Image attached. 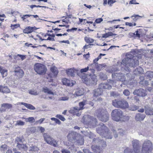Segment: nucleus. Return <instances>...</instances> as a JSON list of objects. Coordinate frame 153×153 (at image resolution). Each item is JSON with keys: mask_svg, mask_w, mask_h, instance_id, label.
Segmentation results:
<instances>
[{"mask_svg": "<svg viewBox=\"0 0 153 153\" xmlns=\"http://www.w3.org/2000/svg\"><path fill=\"white\" fill-rule=\"evenodd\" d=\"M132 146L135 153H152L153 150V143L151 140L146 139L143 142L140 151V146L138 140H134L132 142Z\"/></svg>", "mask_w": 153, "mask_h": 153, "instance_id": "obj_1", "label": "nucleus"}, {"mask_svg": "<svg viewBox=\"0 0 153 153\" xmlns=\"http://www.w3.org/2000/svg\"><path fill=\"white\" fill-rule=\"evenodd\" d=\"M97 132L100 135H103L106 138L111 139L112 138V133L108 132L107 127L103 123H101L98 126L97 129Z\"/></svg>", "mask_w": 153, "mask_h": 153, "instance_id": "obj_2", "label": "nucleus"}, {"mask_svg": "<svg viewBox=\"0 0 153 153\" xmlns=\"http://www.w3.org/2000/svg\"><path fill=\"white\" fill-rule=\"evenodd\" d=\"M82 81L87 85L96 84L97 80L95 75H87L84 73L82 74Z\"/></svg>", "mask_w": 153, "mask_h": 153, "instance_id": "obj_3", "label": "nucleus"}, {"mask_svg": "<svg viewBox=\"0 0 153 153\" xmlns=\"http://www.w3.org/2000/svg\"><path fill=\"white\" fill-rule=\"evenodd\" d=\"M137 58L135 57H134L132 59L127 58L123 59L122 60L121 63L127 67H128V66L134 67L139 65V61Z\"/></svg>", "mask_w": 153, "mask_h": 153, "instance_id": "obj_4", "label": "nucleus"}, {"mask_svg": "<svg viewBox=\"0 0 153 153\" xmlns=\"http://www.w3.org/2000/svg\"><path fill=\"white\" fill-rule=\"evenodd\" d=\"M68 137L70 140H76V142L79 145H82L84 144V140L82 136L79 134L74 132L70 133L68 135Z\"/></svg>", "mask_w": 153, "mask_h": 153, "instance_id": "obj_5", "label": "nucleus"}, {"mask_svg": "<svg viewBox=\"0 0 153 153\" xmlns=\"http://www.w3.org/2000/svg\"><path fill=\"white\" fill-rule=\"evenodd\" d=\"M111 115L113 120L116 121H124L122 111L119 109H116L112 111Z\"/></svg>", "mask_w": 153, "mask_h": 153, "instance_id": "obj_6", "label": "nucleus"}, {"mask_svg": "<svg viewBox=\"0 0 153 153\" xmlns=\"http://www.w3.org/2000/svg\"><path fill=\"white\" fill-rule=\"evenodd\" d=\"M97 117L101 121L106 122L108 120V114L107 111L104 109H100L97 111Z\"/></svg>", "mask_w": 153, "mask_h": 153, "instance_id": "obj_7", "label": "nucleus"}, {"mask_svg": "<svg viewBox=\"0 0 153 153\" xmlns=\"http://www.w3.org/2000/svg\"><path fill=\"white\" fill-rule=\"evenodd\" d=\"M43 136L44 140L46 143L54 147H58L59 146L57 144L56 141L52 138L48 134L44 133L43 134Z\"/></svg>", "mask_w": 153, "mask_h": 153, "instance_id": "obj_8", "label": "nucleus"}, {"mask_svg": "<svg viewBox=\"0 0 153 153\" xmlns=\"http://www.w3.org/2000/svg\"><path fill=\"white\" fill-rule=\"evenodd\" d=\"M34 69L36 72L40 75L45 74L47 70L45 65L40 63L36 64L34 66Z\"/></svg>", "mask_w": 153, "mask_h": 153, "instance_id": "obj_9", "label": "nucleus"}, {"mask_svg": "<svg viewBox=\"0 0 153 153\" xmlns=\"http://www.w3.org/2000/svg\"><path fill=\"white\" fill-rule=\"evenodd\" d=\"M86 104V101L85 100H84L82 102H80L79 103V108L78 107H74V112L72 110H70L69 111L70 113H73L74 112L75 113H76L77 111L78 112V111L80 110L83 109H84L83 107Z\"/></svg>", "mask_w": 153, "mask_h": 153, "instance_id": "obj_10", "label": "nucleus"}, {"mask_svg": "<svg viewBox=\"0 0 153 153\" xmlns=\"http://www.w3.org/2000/svg\"><path fill=\"white\" fill-rule=\"evenodd\" d=\"M134 95H137L139 96L144 97L146 95V90L143 89H140L135 90L133 92Z\"/></svg>", "mask_w": 153, "mask_h": 153, "instance_id": "obj_11", "label": "nucleus"}, {"mask_svg": "<svg viewBox=\"0 0 153 153\" xmlns=\"http://www.w3.org/2000/svg\"><path fill=\"white\" fill-rule=\"evenodd\" d=\"M112 77L116 76V80L123 82L125 80V78L124 74L122 73H116L112 74Z\"/></svg>", "mask_w": 153, "mask_h": 153, "instance_id": "obj_12", "label": "nucleus"}, {"mask_svg": "<svg viewBox=\"0 0 153 153\" xmlns=\"http://www.w3.org/2000/svg\"><path fill=\"white\" fill-rule=\"evenodd\" d=\"M86 117L87 118L86 119L88 120V121L90 120V121L88 123L89 125L91 126L92 125L93 127H95L96 126V123L97 122V120L96 119L93 118L92 117L89 116L85 117Z\"/></svg>", "mask_w": 153, "mask_h": 153, "instance_id": "obj_13", "label": "nucleus"}, {"mask_svg": "<svg viewBox=\"0 0 153 153\" xmlns=\"http://www.w3.org/2000/svg\"><path fill=\"white\" fill-rule=\"evenodd\" d=\"M12 107L11 104L8 103H4L1 105V106L0 108V111H5L7 110L12 108Z\"/></svg>", "mask_w": 153, "mask_h": 153, "instance_id": "obj_14", "label": "nucleus"}, {"mask_svg": "<svg viewBox=\"0 0 153 153\" xmlns=\"http://www.w3.org/2000/svg\"><path fill=\"white\" fill-rule=\"evenodd\" d=\"M62 82L63 84L69 86H72L74 85L75 82L70 81L66 78H64L62 79Z\"/></svg>", "mask_w": 153, "mask_h": 153, "instance_id": "obj_15", "label": "nucleus"}, {"mask_svg": "<svg viewBox=\"0 0 153 153\" xmlns=\"http://www.w3.org/2000/svg\"><path fill=\"white\" fill-rule=\"evenodd\" d=\"M14 72L15 74L19 77H21L23 76V71L19 67L14 71Z\"/></svg>", "mask_w": 153, "mask_h": 153, "instance_id": "obj_16", "label": "nucleus"}, {"mask_svg": "<svg viewBox=\"0 0 153 153\" xmlns=\"http://www.w3.org/2000/svg\"><path fill=\"white\" fill-rule=\"evenodd\" d=\"M99 87L101 90L102 89H109L111 88V86L108 83H101L99 85Z\"/></svg>", "mask_w": 153, "mask_h": 153, "instance_id": "obj_17", "label": "nucleus"}, {"mask_svg": "<svg viewBox=\"0 0 153 153\" xmlns=\"http://www.w3.org/2000/svg\"><path fill=\"white\" fill-rule=\"evenodd\" d=\"M42 91L45 93H47L49 94H51L53 95H56L55 93L52 92L51 89L46 87H44L42 88Z\"/></svg>", "mask_w": 153, "mask_h": 153, "instance_id": "obj_18", "label": "nucleus"}, {"mask_svg": "<svg viewBox=\"0 0 153 153\" xmlns=\"http://www.w3.org/2000/svg\"><path fill=\"white\" fill-rule=\"evenodd\" d=\"M145 113L148 115H153V109L150 107H145Z\"/></svg>", "mask_w": 153, "mask_h": 153, "instance_id": "obj_19", "label": "nucleus"}, {"mask_svg": "<svg viewBox=\"0 0 153 153\" xmlns=\"http://www.w3.org/2000/svg\"><path fill=\"white\" fill-rule=\"evenodd\" d=\"M35 27L29 26L23 30V32L27 34L30 33L33 31L34 28Z\"/></svg>", "mask_w": 153, "mask_h": 153, "instance_id": "obj_20", "label": "nucleus"}, {"mask_svg": "<svg viewBox=\"0 0 153 153\" xmlns=\"http://www.w3.org/2000/svg\"><path fill=\"white\" fill-rule=\"evenodd\" d=\"M145 117L144 114L138 113L136 114L135 116V119L137 121H142L143 120Z\"/></svg>", "mask_w": 153, "mask_h": 153, "instance_id": "obj_21", "label": "nucleus"}, {"mask_svg": "<svg viewBox=\"0 0 153 153\" xmlns=\"http://www.w3.org/2000/svg\"><path fill=\"white\" fill-rule=\"evenodd\" d=\"M128 104L127 101L124 100H121L120 108H128Z\"/></svg>", "mask_w": 153, "mask_h": 153, "instance_id": "obj_22", "label": "nucleus"}, {"mask_svg": "<svg viewBox=\"0 0 153 153\" xmlns=\"http://www.w3.org/2000/svg\"><path fill=\"white\" fill-rule=\"evenodd\" d=\"M0 92L3 93H9L10 90L7 86L0 85Z\"/></svg>", "mask_w": 153, "mask_h": 153, "instance_id": "obj_23", "label": "nucleus"}, {"mask_svg": "<svg viewBox=\"0 0 153 153\" xmlns=\"http://www.w3.org/2000/svg\"><path fill=\"white\" fill-rule=\"evenodd\" d=\"M84 93V90L83 89H79L76 90L74 95L75 97H76L82 95Z\"/></svg>", "mask_w": 153, "mask_h": 153, "instance_id": "obj_24", "label": "nucleus"}, {"mask_svg": "<svg viewBox=\"0 0 153 153\" xmlns=\"http://www.w3.org/2000/svg\"><path fill=\"white\" fill-rule=\"evenodd\" d=\"M7 70L3 67L0 66V73L2 75L3 77L6 76L7 75Z\"/></svg>", "mask_w": 153, "mask_h": 153, "instance_id": "obj_25", "label": "nucleus"}, {"mask_svg": "<svg viewBox=\"0 0 153 153\" xmlns=\"http://www.w3.org/2000/svg\"><path fill=\"white\" fill-rule=\"evenodd\" d=\"M75 69L74 68L69 69L66 70V73L69 76H74V75Z\"/></svg>", "mask_w": 153, "mask_h": 153, "instance_id": "obj_26", "label": "nucleus"}, {"mask_svg": "<svg viewBox=\"0 0 153 153\" xmlns=\"http://www.w3.org/2000/svg\"><path fill=\"white\" fill-rule=\"evenodd\" d=\"M17 146L20 149H23L25 151L27 149L28 147L24 144L18 143Z\"/></svg>", "mask_w": 153, "mask_h": 153, "instance_id": "obj_27", "label": "nucleus"}, {"mask_svg": "<svg viewBox=\"0 0 153 153\" xmlns=\"http://www.w3.org/2000/svg\"><path fill=\"white\" fill-rule=\"evenodd\" d=\"M121 100H115L112 101V104L114 106L117 108H120Z\"/></svg>", "mask_w": 153, "mask_h": 153, "instance_id": "obj_28", "label": "nucleus"}, {"mask_svg": "<svg viewBox=\"0 0 153 153\" xmlns=\"http://www.w3.org/2000/svg\"><path fill=\"white\" fill-rule=\"evenodd\" d=\"M145 76L146 78L151 80L152 78H153V72L147 71L146 73Z\"/></svg>", "mask_w": 153, "mask_h": 153, "instance_id": "obj_29", "label": "nucleus"}, {"mask_svg": "<svg viewBox=\"0 0 153 153\" xmlns=\"http://www.w3.org/2000/svg\"><path fill=\"white\" fill-rule=\"evenodd\" d=\"M102 92V90L99 88L94 90V96L97 97L98 96L100 95Z\"/></svg>", "mask_w": 153, "mask_h": 153, "instance_id": "obj_30", "label": "nucleus"}, {"mask_svg": "<svg viewBox=\"0 0 153 153\" xmlns=\"http://www.w3.org/2000/svg\"><path fill=\"white\" fill-rule=\"evenodd\" d=\"M51 70L54 76H56L57 75L58 71L57 68L55 67L54 66L52 67L51 68Z\"/></svg>", "mask_w": 153, "mask_h": 153, "instance_id": "obj_31", "label": "nucleus"}, {"mask_svg": "<svg viewBox=\"0 0 153 153\" xmlns=\"http://www.w3.org/2000/svg\"><path fill=\"white\" fill-rule=\"evenodd\" d=\"M93 151L96 153H101L100 151V148L99 146H92L91 147Z\"/></svg>", "mask_w": 153, "mask_h": 153, "instance_id": "obj_32", "label": "nucleus"}, {"mask_svg": "<svg viewBox=\"0 0 153 153\" xmlns=\"http://www.w3.org/2000/svg\"><path fill=\"white\" fill-rule=\"evenodd\" d=\"M24 119H25V121L27 122L33 123L35 121L34 118L33 117H29L27 118H24Z\"/></svg>", "mask_w": 153, "mask_h": 153, "instance_id": "obj_33", "label": "nucleus"}, {"mask_svg": "<svg viewBox=\"0 0 153 153\" xmlns=\"http://www.w3.org/2000/svg\"><path fill=\"white\" fill-rule=\"evenodd\" d=\"M16 123L15 124L16 126H23L25 125V123L21 120H18L16 121Z\"/></svg>", "mask_w": 153, "mask_h": 153, "instance_id": "obj_34", "label": "nucleus"}, {"mask_svg": "<svg viewBox=\"0 0 153 153\" xmlns=\"http://www.w3.org/2000/svg\"><path fill=\"white\" fill-rule=\"evenodd\" d=\"M85 40L86 42L88 43H92L94 41L93 39L87 37H85Z\"/></svg>", "mask_w": 153, "mask_h": 153, "instance_id": "obj_35", "label": "nucleus"}, {"mask_svg": "<svg viewBox=\"0 0 153 153\" xmlns=\"http://www.w3.org/2000/svg\"><path fill=\"white\" fill-rule=\"evenodd\" d=\"M9 148H8V146L7 145L5 144H4L1 146L0 147V149L1 151L4 152L6 150H7Z\"/></svg>", "mask_w": 153, "mask_h": 153, "instance_id": "obj_36", "label": "nucleus"}, {"mask_svg": "<svg viewBox=\"0 0 153 153\" xmlns=\"http://www.w3.org/2000/svg\"><path fill=\"white\" fill-rule=\"evenodd\" d=\"M39 150V148L34 146H32L30 147L29 151H38Z\"/></svg>", "mask_w": 153, "mask_h": 153, "instance_id": "obj_37", "label": "nucleus"}, {"mask_svg": "<svg viewBox=\"0 0 153 153\" xmlns=\"http://www.w3.org/2000/svg\"><path fill=\"white\" fill-rule=\"evenodd\" d=\"M138 108V106L135 105H133L130 107V109L131 110L134 111L137 110Z\"/></svg>", "mask_w": 153, "mask_h": 153, "instance_id": "obj_38", "label": "nucleus"}, {"mask_svg": "<svg viewBox=\"0 0 153 153\" xmlns=\"http://www.w3.org/2000/svg\"><path fill=\"white\" fill-rule=\"evenodd\" d=\"M56 117L58 118L62 121H64L65 120V119L62 115L60 114H57Z\"/></svg>", "mask_w": 153, "mask_h": 153, "instance_id": "obj_39", "label": "nucleus"}, {"mask_svg": "<svg viewBox=\"0 0 153 153\" xmlns=\"http://www.w3.org/2000/svg\"><path fill=\"white\" fill-rule=\"evenodd\" d=\"M100 144L101 145V146L102 147H105L106 145V142L102 140H101L100 141Z\"/></svg>", "mask_w": 153, "mask_h": 153, "instance_id": "obj_40", "label": "nucleus"}, {"mask_svg": "<svg viewBox=\"0 0 153 153\" xmlns=\"http://www.w3.org/2000/svg\"><path fill=\"white\" fill-rule=\"evenodd\" d=\"M69 99V97L68 96H64L60 97L59 99V100H61V101H66L67 100Z\"/></svg>", "mask_w": 153, "mask_h": 153, "instance_id": "obj_41", "label": "nucleus"}, {"mask_svg": "<svg viewBox=\"0 0 153 153\" xmlns=\"http://www.w3.org/2000/svg\"><path fill=\"white\" fill-rule=\"evenodd\" d=\"M116 2L115 0H108V3L110 6H112V4Z\"/></svg>", "mask_w": 153, "mask_h": 153, "instance_id": "obj_42", "label": "nucleus"}, {"mask_svg": "<svg viewBox=\"0 0 153 153\" xmlns=\"http://www.w3.org/2000/svg\"><path fill=\"white\" fill-rule=\"evenodd\" d=\"M29 93L33 95H37L38 94L37 91L35 90H30L29 91Z\"/></svg>", "mask_w": 153, "mask_h": 153, "instance_id": "obj_43", "label": "nucleus"}, {"mask_svg": "<svg viewBox=\"0 0 153 153\" xmlns=\"http://www.w3.org/2000/svg\"><path fill=\"white\" fill-rule=\"evenodd\" d=\"M26 107L27 108L31 110H34L35 109V108L34 106L31 105L29 104H27V105Z\"/></svg>", "mask_w": 153, "mask_h": 153, "instance_id": "obj_44", "label": "nucleus"}, {"mask_svg": "<svg viewBox=\"0 0 153 153\" xmlns=\"http://www.w3.org/2000/svg\"><path fill=\"white\" fill-rule=\"evenodd\" d=\"M140 32L139 31L137 30L134 33V36H135L136 37L140 38Z\"/></svg>", "mask_w": 153, "mask_h": 153, "instance_id": "obj_45", "label": "nucleus"}, {"mask_svg": "<svg viewBox=\"0 0 153 153\" xmlns=\"http://www.w3.org/2000/svg\"><path fill=\"white\" fill-rule=\"evenodd\" d=\"M108 83L111 85L113 86H115V85L116 82L114 80H110L108 82Z\"/></svg>", "mask_w": 153, "mask_h": 153, "instance_id": "obj_46", "label": "nucleus"}, {"mask_svg": "<svg viewBox=\"0 0 153 153\" xmlns=\"http://www.w3.org/2000/svg\"><path fill=\"white\" fill-rule=\"evenodd\" d=\"M45 118H42L40 120H38L36 121V123L37 124H41L42 122L45 120Z\"/></svg>", "mask_w": 153, "mask_h": 153, "instance_id": "obj_47", "label": "nucleus"}, {"mask_svg": "<svg viewBox=\"0 0 153 153\" xmlns=\"http://www.w3.org/2000/svg\"><path fill=\"white\" fill-rule=\"evenodd\" d=\"M31 16V15L28 14L24 15L22 17V20L24 21L25 19L27 18L28 17H29Z\"/></svg>", "mask_w": 153, "mask_h": 153, "instance_id": "obj_48", "label": "nucleus"}, {"mask_svg": "<svg viewBox=\"0 0 153 153\" xmlns=\"http://www.w3.org/2000/svg\"><path fill=\"white\" fill-rule=\"evenodd\" d=\"M89 70V67H87L81 69L80 70V72L81 73H82L83 72H86L87 71H88Z\"/></svg>", "mask_w": 153, "mask_h": 153, "instance_id": "obj_49", "label": "nucleus"}, {"mask_svg": "<svg viewBox=\"0 0 153 153\" xmlns=\"http://www.w3.org/2000/svg\"><path fill=\"white\" fill-rule=\"evenodd\" d=\"M123 94L125 96H128L130 94V92L127 90H125L123 92Z\"/></svg>", "mask_w": 153, "mask_h": 153, "instance_id": "obj_50", "label": "nucleus"}, {"mask_svg": "<svg viewBox=\"0 0 153 153\" xmlns=\"http://www.w3.org/2000/svg\"><path fill=\"white\" fill-rule=\"evenodd\" d=\"M20 27V25L19 24H15L13 25H11V28L13 30H14L15 28H17L18 27Z\"/></svg>", "mask_w": 153, "mask_h": 153, "instance_id": "obj_51", "label": "nucleus"}, {"mask_svg": "<svg viewBox=\"0 0 153 153\" xmlns=\"http://www.w3.org/2000/svg\"><path fill=\"white\" fill-rule=\"evenodd\" d=\"M137 17H140L141 18L142 17L140 16H139L138 15H134L133 16H132L131 17V18L134 17V18H133V19L134 21H136V20H137Z\"/></svg>", "mask_w": 153, "mask_h": 153, "instance_id": "obj_52", "label": "nucleus"}, {"mask_svg": "<svg viewBox=\"0 0 153 153\" xmlns=\"http://www.w3.org/2000/svg\"><path fill=\"white\" fill-rule=\"evenodd\" d=\"M100 77L101 78L104 80L105 79L107 78L106 75L104 74H103L102 73L100 74Z\"/></svg>", "mask_w": 153, "mask_h": 153, "instance_id": "obj_53", "label": "nucleus"}, {"mask_svg": "<svg viewBox=\"0 0 153 153\" xmlns=\"http://www.w3.org/2000/svg\"><path fill=\"white\" fill-rule=\"evenodd\" d=\"M32 16H33V17L35 18H36V19L39 22V20H43L42 19H40L39 18L38 16L37 15H32Z\"/></svg>", "mask_w": 153, "mask_h": 153, "instance_id": "obj_54", "label": "nucleus"}, {"mask_svg": "<svg viewBox=\"0 0 153 153\" xmlns=\"http://www.w3.org/2000/svg\"><path fill=\"white\" fill-rule=\"evenodd\" d=\"M18 56H19L22 60H24L26 58L25 55H22L20 54H18L16 56V57H17Z\"/></svg>", "mask_w": 153, "mask_h": 153, "instance_id": "obj_55", "label": "nucleus"}, {"mask_svg": "<svg viewBox=\"0 0 153 153\" xmlns=\"http://www.w3.org/2000/svg\"><path fill=\"white\" fill-rule=\"evenodd\" d=\"M129 4H138L139 3L136 2V0H132L130 1Z\"/></svg>", "mask_w": 153, "mask_h": 153, "instance_id": "obj_56", "label": "nucleus"}, {"mask_svg": "<svg viewBox=\"0 0 153 153\" xmlns=\"http://www.w3.org/2000/svg\"><path fill=\"white\" fill-rule=\"evenodd\" d=\"M102 21L103 19L101 18H100L96 19L95 21V22L97 23H99Z\"/></svg>", "mask_w": 153, "mask_h": 153, "instance_id": "obj_57", "label": "nucleus"}, {"mask_svg": "<svg viewBox=\"0 0 153 153\" xmlns=\"http://www.w3.org/2000/svg\"><path fill=\"white\" fill-rule=\"evenodd\" d=\"M38 128H39L42 133L44 132L45 131V129L42 127H38Z\"/></svg>", "mask_w": 153, "mask_h": 153, "instance_id": "obj_58", "label": "nucleus"}, {"mask_svg": "<svg viewBox=\"0 0 153 153\" xmlns=\"http://www.w3.org/2000/svg\"><path fill=\"white\" fill-rule=\"evenodd\" d=\"M62 153H70L69 151L66 149H62Z\"/></svg>", "mask_w": 153, "mask_h": 153, "instance_id": "obj_59", "label": "nucleus"}, {"mask_svg": "<svg viewBox=\"0 0 153 153\" xmlns=\"http://www.w3.org/2000/svg\"><path fill=\"white\" fill-rule=\"evenodd\" d=\"M118 132L119 134L122 135L123 132V130L120 129L118 130Z\"/></svg>", "mask_w": 153, "mask_h": 153, "instance_id": "obj_60", "label": "nucleus"}, {"mask_svg": "<svg viewBox=\"0 0 153 153\" xmlns=\"http://www.w3.org/2000/svg\"><path fill=\"white\" fill-rule=\"evenodd\" d=\"M112 131H113V134H114V137H117L118 136L117 134H116V131L114 130V129H113V130Z\"/></svg>", "mask_w": 153, "mask_h": 153, "instance_id": "obj_61", "label": "nucleus"}, {"mask_svg": "<svg viewBox=\"0 0 153 153\" xmlns=\"http://www.w3.org/2000/svg\"><path fill=\"white\" fill-rule=\"evenodd\" d=\"M16 141L18 142V143H19V142H22V139H21L20 138H19V137H17L16 139Z\"/></svg>", "mask_w": 153, "mask_h": 153, "instance_id": "obj_62", "label": "nucleus"}, {"mask_svg": "<svg viewBox=\"0 0 153 153\" xmlns=\"http://www.w3.org/2000/svg\"><path fill=\"white\" fill-rule=\"evenodd\" d=\"M126 25L129 26L130 27L132 26H133V24L131 23H129L128 22H126Z\"/></svg>", "mask_w": 153, "mask_h": 153, "instance_id": "obj_63", "label": "nucleus"}, {"mask_svg": "<svg viewBox=\"0 0 153 153\" xmlns=\"http://www.w3.org/2000/svg\"><path fill=\"white\" fill-rule=\"evenodd\" d=\"M109 37L108 33H106L105 34H102V37L104 38H106Z\"/></svg>", "mask_w": 153, "mask_h": 153, "instance_id": "obj_64", "label": "nucleus"}]
</instances>
